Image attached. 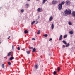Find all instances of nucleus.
<instances>
[{
	"label": "nucleus",
	"mask_w": 75,
	"mask_h": 75,
	"mask_svg": "<svg viewBox=\"0 0 75 75\" xmlns=\"http://www.w3.org/2000/svg\"><path fill=\"white\" fill-rule=\"evenodd\" d=\"M26 8H28V7H29V4H26Z\"/></svg>",
	"instance_id": "13"
},
{
	"label": "nucleus",
	"mask_w": 75,
	"mask_h": 75,
	"mask_svg": "<svg viewBox=\"0 0 75 75\" xmlns=\"http://www.w3.org/2000/svg\"><path fill=\"white\" fill-rule=\"evenodd\" d=\"M2 8L1 7H0V10H1Z\"/></svg>",
	"instance_id": "40"
},
{
	"label": "nucleus",
	"mask_w": 75,
	"mask_h": 75,
	"mask_svg": "<svg viewBox=\"0 0 75 75\" xmlns=\"http://www.w3.org/2000/svg\"><path fill=\"white\" fill-rule=\"evenodd\" d=\"M58 9L59 10H61V9H62V5H61V4H59L58 5Z\"/></svg>",
	"instance_id": "2"
},
{
	"label": "nucleus",
	"mask_w": 75,
	"mask_h": 75,
	"mask_svg": "<svg viewBox=\"0 0 75 75\" xmlns=\"http://www.w3.org/2000/svg\"><path fill=\"white\" fill-rule=\"evenodd\" d=\"M52 40V38H50L49 39V41H51Z\"/></svg>",
	"instance_id": "37"
},
{
	"label": "nucleus",
	"mask_w": 75,
	"mask_h": 75,
	"mask_svg": "<svg viewBox=\"0 0 75 75\" xmlns=\"http://www.w3.org/2000/svg\"><path fill=\"white\" fill-rule=\"evenodd\" d=\"M32 40H35V38H33L32 39Z\"/></svg>",
	"instance_id": "38"
},
{
	"label": "nucleus",
	"mask_w": 75,
	"mask_h": 75,
	"mask_svg": "<svg viewBox=\"0 0 75 75\" xmlns=\"http://www.w3.org/2000/svg\"><path fill=\"white\" fill-rule=\"evenodd\" d=\"M1 42V41L0 40V44Z\"/></svg>",
	"instance_id": "44"
},
{
	"label": "nucleus",
	"mask_w": 75,
	"mask_h": 75,
	"mask_svg": "<svg viewBox=\"0 0 75 75\" xmlns=\"http://www.w3.org/2000/svg\"><path fill=\"white\" fill-rule=\"evenodd\" d=\"M31 0H27L28 1H30Z\"/></svg>",
	"instance_id": "41"
},
{
	"label": "nucleus",
	"mask_w": 75,
	"mask_h": 75,
	"mask_svg": "<svg viewBox=\"0 0 75 75\" xmlns=\"http://www.w3.org/2000/svg\"><path fill=\"white\" fill-rule=\"evenodd\" d=\"M66 3L67 4V5H69V4H70L71 3L70 2V1H66Z\"/></svg>",
	"instance_id": "4"
},
{
	"label": "nucleus",
	"mask_w": 75,
	"mask_h": 75,
	"mask_svg": "<svg viewBox=\"0 0 75 75\" xmlns=\"http://www.w3.org/2000/svg\"><path fill=\"white\" fill-rule=\"evenodd\" d=\"M52 3L53 4H55L57 3V1L54 0L52 1Z\"/></svg>",
	"instance_id": "5"
},
{
	"label": "nucleus",
	"mask_w": 75,
	"mask_h": 75,
	"mask_svg": "<svg viewBox=\"0 0 75 75\" xmlns=\"http://www.w3.org/2000/svg\"><path fill=\"white\" fill-rule=\"evenodd\" d=\"M12 48L13 50H14V45H12Z\"/></svg>",
	"instance_id": "31"
},
{
	"label": "nucleus",
	"mask_w": 75,
	"mask_h": 75,
	"mask_svg": "<svg viewBox=\"0 0 75 75\" xmlns=\"http://www.w3.org/2000/svg\"><path fill=\"white\" fill-rule=\"evenodd\" d=\"M49 56H50V55H51V54H49Z\"/></svg>",
	"instance_id": "42"
},
{
	"label": "nucleus",
	"mask_w": 75,
	"mask_h": 75,
	"mask_svg": "<svg viewBox=\"0 0 75 75\" xmlns=\"http://www.w3.org/2000/svg\"><path fill=\"white\" fill-rule=\"evenodd\" d=\"M69 45H70L69 44V43H68L67 44H66L65 47H68V46H69Z\"/></svg>",
	"instance_id": "18"
},
{
	"label": "nucleus",
	"mask_w": 75,
	"mask_h": 75,
	"mask_svg": "<svg viewBox=\"0 0 75 75\" xmlns=\"http://www.w3.org/2000/svg\"><path fill=\"white\" fill-rule=\"evenodd\" d=\"M2 68H4V64H3L2 65Z\"/></svg>",
	"instance_id": "28"
},
{
	"label": "nucleus",
	"mask_w": 75,
	"mask_h": 75,
	"mask_svg": "<svg viewBox=\"0 0 75 75\" xmlns=\"http://www.w3.org/2000/svg\"><path fill=\"white\" fill-rule=\"evenodd\" d=\"M69 34H70L72 35L73 34V32L72 31H70L69 32Z\"/></svg>",
	"instance_id": "14"
},
{
	"label": "nucleus",
	"mask_w": 75,
	"mask_h": 75,
	"mask_svg": "<svg viewBox=\"0 0 75 75\" xmlns=\"http://www.w3.org/2000/svg\"><path fill=\"white\" fill-rule=\"evenodd\" d=\"M10 38V36H9V37L8 38V39H9Z\"/></svg>",
	"instance_id": "39"
},
{
	"label": "nucleus",
	"mask_w": 75,
	"mask_h": 75,
	"mask_svg": "<svg viewBox=\"0 0 75 75\" xmlns=\"http://www.w3.org/2000/svg\"><path fill=\"white\" fill-rule=\"evenodd\" d=\"M8 65H10L11 64V63H10V62H8Z\"/></svg>",
	"instance_id": "30"
},
{
	"label": "nucleus",
	"mask_w": 75,
	"mask_h": 75,
	"mask_svg": "<svg viewBox=\"0 0 75 75\" xmlns=\"http://www.w3.org/2000/svg\"><path fill=\"white\" fill-rule=\"evenodd\" d=\"M68 24L69 25H72V23L70 21H69L68 22Z\"/></svg>",
	"instance_id": "11"
},
{
	"label": "nucleus",
	"mask_w": 75,
	"mask_h": 75,
	"mask_svg": "<svg viewBox=\"0 0 75 75\" xmlns=\"http://www.w3.org/2000/svg\"><path fill=\"white\" fill-rule=\"evenodd\" d=\"M57 71L58 72H59V71H60V68H59V67H58L57 68Z\"/></svg>",
	"instance_id": "25"
},
{
	"label": "nucleus",
	"mask_w": 75,
	"mask_h": 75,
	"mask_svg": "<svg viewBox=\"0 0 75 75\" xmlns=\"http://www.w3.org/2000/svg\"><path fill=\"white\" fill-rule=\"evenodd\" d=\"M62 35H61L59 37V41H61L62 40Z\"/></svg>",
	"instance_id": "6"
},
{
	"label": "nucleus",
	"mask_w": 75,
	"mask_h": 75,
	"mask_svg": "<svg viewBox=\"0 0 75 75\" xmlns=\"http://www.w3.org/2000/svg\"><path fill=\"white\" fill-rule=\"evenodd\" d=\"M29 63H30V62H29Z\"/></svg>",
	"instance_id": "45"
},
{
	"label": "nucleus",
	"mask_w": 75,
	"mask_h": 75,
	"mask_svg": "<svg viewBox=\"0 0 75 75\" xmlns=\"http://www.w3.org/2000/svg\"><path fill=\"white\" fill-rule=\"evenodd\" d=\"M26 53H27L28 54H30V52L29 51H26Z\"/></svg>",
	"instance_id": "26"
},
{
	"label": "nucleus",
	"mask_w": 75,
	"mask_h": 75,
	"mask_svg": "<svg viewBox=\"0 0 75 75\" xmlns=\"http://www.w3.org/2000/svg\"><path fill=\"white\" fill-rule=\"evenodd\" d=\"M65 48V45H63L62 48Z\"/></svg>",
	"instance_id": "36"
},
{
	"label": "nucleus",
	"mask_w": 75,
	"mask_h": 75,
	"mask_svg": "<svg viewBox=\"0 0 75 75\" xmlns=\"http://www.w3.org/2000/svg\"><path fill=\"white\" fill-rule=\"evenodd\" d=\"M40 33H41V31L40 30H38V34H40Z\"/></svg>",
	"instance_id": "27"
},
{
	"label": "nucleus",
	"mask_w": 75,
	"mask_h": 75,
	"mask_svg": "<svg viewBox=\"0 0 75 75\" xmlns=\"http://www.w3.org/2000/svg\"><path fill=\"white\" fill-rule=\"evenodd\" d=\"M53 20V18L52 16H51L50 17V18L49 19V20L50 21H52Z\"/></svg>",
	"instance_id": "7"
},
{
	"label": "nucleus",
	"mask_w": 75,
	"mask_h": 75,
	"mask_svg": "<svg viewBox=\"0 0 75 75\" xmlns=\"http://www.w3.org/2000/svg\"><path fill=\"white\" fill-rule=\"evenodd\" d=\"M33 48V47H29V49H30V50H32Z\"/></svg>",
	"instance_id": "32"
},
{
	"label": "nucleus",
	"mask_w": 75,
	"mask_h": 75,
	"mask_svg": "<svg viewBox=\"0 0 75 75\" xmlns=\"http://www.w3.org/2000/svg\"><path fill=\"white\" fill-rule=\"evenodd\" d=\"M6 58V57H4V58Z\"/></svg>",
	"instance_id": "43"
},
{
	"label": "nucleus",
	"mask_w": 75,
	"mask_h": 75,
	"mask_svg": "<svg viewBox=\"0 0 75 75\" xmlns=\"http://www.w3.org/2000/svg\"><path fill=\"white\" fill-rule=\"evenodd\" d=\"M64 3H65V2L63 1V2H62L61 4H61V5H63V4H64Z\"/></svg>",
	"instance_id": "16"
},
{
	"label": "nucleus",
	"mask_w": 75,
	"mask_h": 75,
	"mask_svg": "<svg viewBox=\"0 0 75 75\" xmlns=\"http://www.w3.org/2000/svg\"><path fill=\"white\" fill-rule=\"evenodd\" d=\"M38 24V21H36L35 24Z\"/></svg>",
	"instance_id": "35"
},
{
	"label": "nucleus",
	"mask_w": 75,
	"mask_h": 75,
	"mask_svg": "<svg viewBox=\"0 0 75 75\" xmlns=\"http://www.w3.org/2000/svg\"><path fill=\"white\" fill-rule=\"evenodd\" d=\"M56 71H54L53 73V74H54V75H55V74H56Z\"/></svg>",
	"instance_id": "34"
},
{
	"label": "nucleus",
	"mask_w": 75,
	"mask_h": 75,
	"mask_svg": "<svg viewBox=\"0 0 75 75\" xmlns=\"http://www.w3.org/2000/svg\"><path fill=\"white\" fill-rule=\"evenodd\" d=\"M35 21H34L32 22L31 23V25H33V24H34V23H35Z\"/></svg>",
	"instance_id": "23"
},
{
	"label": "nucleus",
	"mask_w": 75,
	"mask_h": 75,
	"mask_svg": "<svg viewBox=\"0 0 75 75\" xmlns=\"http://www.w3.org/2000/svg\"><path fill=\"white\" fill-rule=\"evenodd\" d=\"M33 52H35V51H36V49H35V48H34V49H33Z\"/></svg>",
	"instance_id": "19"
},
{
	"label": "nucleus",
	"mask_w": 75,
	"mask_h": 75,
	"mask_svg": "<svg viewBox=\"0 0 75 75\" xmlns=\"http://www.w3.org/2000/svg\"><path fill=\"white\" fill-rule=\"evenodd\" d=\"M20 12L21 13H24V9H21L20 10Z\"/></svg>",
	"instance_id": "12"
},
{
	"label": "nucleus",
	"mask_w": 75,
	"mask_h": 75,
	"mask_svg": "<svg viewBox=\"0 0 75 75\" xmlns=\"http://www.w3.org/2000/svg\"><path fill=\"white\" fill-rule=\"evenodd\" d=\"M35 68H36V69H37V68H38V66H37V65H35Z\"/></svg>",
	"instance_id": "21"
},
{
	"label": "nucleus",
	"mask_w": 75,
	"mask_h": 75,
	"mask_svg": "<svg viewBox=\"0 0 75 75\" xmlns=\"http://www.w3.org/2000/svg\"><path fill=\"white\" fill-rule=\"evenodd\" d=\"M43 36L44 37H47L48 36V35L47 34H45L43 35Z\"/></svg>",
	"instance_id": "22"
},
{
	"label": "nucleus",
	"mask_w": 75,
	"mask_h": 75,
	"mask_svg": "<svg viewBox=\"0 0 75 75\" xmlns=\"http://www.w3.org/2000/svg\"><path fill=\"white\" fill-rule=\"evenodd\" d=\"M42 10V9L41 8H39L38 9V12H41Z\"/></svg>",
	"instance_id": "3"
},
{
	"label": "nucleus",
	"mask_w": 75,
	"mask_h": 75,
	"mask_svg": "<svg viewBox=\"0 0 75 75\" xmlns=\"http://www.w3.org/2000/svg\"><path fill=\"white\" fill-rule=\"evenodd\" d=\"M11 54V52H9L7 56H10Z\"/></svg>",
	"instance_id": "15"
},
{
	"label": "nucleus",
	"mask_w": 75,
	"mask_h": 75,
	"mask_svg": "<svg viewBox=\"0 0 75 75\" xmlns=\"http://www.w3.org/2000/svg\"><path fill=\"white\" fill-rule=\"evenodd\" d=\"M24 33H25V34H27V33H28V31L25 30L24 31Z\"/></svg>",
	"instance_id": "24"
},
{
	"label": "nucleus",
	"mask_w": 75,
	"mask_h": 75,
	"mask_svg": "<svg viewBox=\"0 0 75 75\" xmlns=\"http://www.w3.org/2000/svg\"><path fill=\"white\" fill-rule=\"evenodd\" d=\"M20 47H18L17 48V50H18V51H20Z\"/></svg>",
	"instance_id": "33"
},
{
	"label": "nucleus",
	"mask_w": 75,
	"mask_h": 75,
	"mask_svg": "<svg viewBox=\"0 0 75 75\" xmlns=\"http://www.w3.org/2000/svg\"><path fill=\"white\" fill-rule=\"evenodd\" d=\"M67 35H64V38H66V37H67Z\"/></svg>",
	"instance_id": "29"
},
{
	"label": "nucleus",
	"mask_w": 75,
	"mask_h": 75,
	"mask_svg": "<svg viewBox=\"0 0 75 75\" xmlns=\"http://www.w3.org/2000/svg\"><path fill=\"white\" fill-rule=\"evenodd\" d=\"M62 42L63 43H64L65 44H67V42H66V41H65V40H63Z\"/></svg>",
	"instance_id": "20"
},
{
	"label": "nucleus",
	"mask_w": 75,
	"mask_h": 75,
	"mask_svg": "<svg viewBox=\"0 0 75 75\" xmlns=\"http://www.w3.org/2000/svg\"><path fill=\"white\" fill-rule=\"evenodd\" d=\"M14 58L13 57H11L9 58V60L10 61H12L13 59H14Z\"/></svg>",
	"instance_id": "10"
},
{
	"label": "nucleus",
	"mask_w": 75,
	"mask_h": 75,
	"mask_svg": "<svg viewBox=\"0 0 75 75\" xmlns=\"http://www.w3.org/2000/svg\"><path fill=\"white\" fill-rule=\"evenodd\" d=\"M54 24H52L51 25L52 30H53V29H54Z\"/></svg>",
	"instance_id": "9"
},
{
	"label": "nucleus",
	"mask_w": 75,
	"mask_h": 75,
	"mask_svg": "<svg viewBox=\"0 0 75 75\" xmlns=\"http://www.w3.org/2000/svg\"><path fill=\"white\" fill-rule=\"evenodd\" d=\"M72 16H73V17H75V11H73L72 13Z\"/></svg>",
	"instance_id": "8"
},
{
	"label": "nucleus",
	"mask_w": 75,
	"mask_h": 75,
	"mask_svg": "<svg viewBox=\"0 0 75 75\" xmlns=\"http://www.w3.org/2000/svg\"><path fill=\"white\" fill-rule=\"evenodd\" d=\"M47 0H43V1L42 3L43 4H44V3H45L46 1H47Z\"/></svg>",
	"instance_id": "17"
},
{
	"label": "nucleus",
	"mask_w": 75,
	"mask_h": 75,
	"mask_svg": "<svg viewBox=\"0 0 75 75\" xmlns=\"http://www.w3.org/2000/svg\"><path fill=\"white\" fill-rule=\"evenodd\" d=\"M71 10L70 9H66L64 11V14L65 15L67 16V15H70L71 14Z\"/></svg>",
	"instance_id": "1"
}]
</instances>
